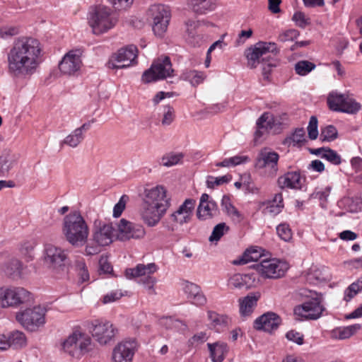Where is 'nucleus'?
Instances as JSON below:
<instances>
[{"mask_svg":"<svg viewBox=\"0 0 362 362\" xmlns=\"http://www.w3.org/2000/svg\"><path fill=\"white\" fill-rule=\"evenodd\" d=\"M40 53V43L37 40L17 39L7 53L8 72L16 78L30 76L39 65Z\"/></svg>","mask_w":362,"mask_h":362,"instance_id":"obj_1","label":"nucleus"},{"mask_svg":"<svg viewBox=\"0 0 362 362\" xmlns=\"http://www.w3.org/2000/svg\"><path fill=\"white\" fill-rule=\"evenodd\" d=\"M278 53L279 49L274 42H259L245 51L247 66L254 69L262 64L263 74H269L271 68L276 65L274 57Z\"/></svg>","mask_w":362,"mask_h":362,"instance_id":"obj_2","label":"nucleus"},{"mask_svg":"<svg viewBox=\"0 0 362 362\" xmlns=\"http://www.w3.org/2000/svg\"><path fill=\"white\" fill-rule=\"evenodd\" d=\"M62 234L66 240L74 247H81L87 243L89 228L80 212L74 211L64 216Z\"/></svg>","mask_w":362,"mask_h":362,"instance_id":"obj_3","label":"nucleus"},{"mask_svg":"<svg viewBox=\"0 0 362 362\" xmlns=\"http://www.w3.org/2000/svg\"><path fill=\"white\" fill-rule=\"evenodd\" d=\"M286 124L280 115H262L256 122V130L254 132L252 144L256 146L261 144L264 136L272 132L278 134L281 132Z\"/></svg>","mask_w":362,"mask_h":362,"instance_id":"obj_4","label":"nucleus"},{"mask_svg":"<svg viewBox=\"0 0 362 362\" xmlns=\"http://www.w3.org/2000/svg\"><path fill=\"white\" fill-rule=\"evenodd\" d=\"M118 21L116 13L104 6L95 7L89 15L88 24L95 35H101L115 26Z\"/></svg>","mask_w":362,"mask_h":362,"instance_id":"obj_5","label":"nucleus"},{"mask_svg":"<svg viewBox=\"0 0 362 362\" xmlns=\"http://www.w3.org/2000/svg\"><path fill=\"white\" fill-rule=\"evenodd\" d=\"M299 295L309 299L294 308L295 315L306 320L319 318L325 310L321 295L305 288L300 289Z\"/></svg>","mask_w":362,"mask_h":362,"instance_id":"obj_6","label":"nucleus"},{"mask_svg":"<svg viewBox=\"0 0 362 362\" xmlns=\"http://www.w3.org/2000/svg\"><path fill=\"white\" fill-rule=\"evenodd\" d=\"M91 339L81 332H74L63 342V350L74 358H80L92 349Z\"/></svg>","mask_w":362,"mask_h":362,"instance_id":"obj_7","label":"nucleus"},{"mask_svg":"<svg viewBox=\"0 0 362 362\" xmlns=\"http://www.w3.org/2000/svg\"><path fill=\"white\" fill-rule=\"evenodd\" d=\"M158 269L155 263L148 264H139L135 268L126 269L125 274L128 279L139 277V283L143 284L148 290V294L154 295L156 291L153 288L156 279L152 276Z\"/></svg>","mask_w":362,"mask_h":362,"instance_id":"obj_8","label":"nucleus"},{"mask_svg":"<svg viewBox=\"0 0 362 362\" xmlns=\"http://www.w3.org/2000/svg\"><path fill=\"white\" fill-rule=\"evenodd\" d=\"M174 70L168 57H161L156 59L151 67L146 70L141 77L145 83L164 79L173 75Z\"/></svg>","mask_w":362,"mask_h":362,"instance_id":"obj_9","label":"nucleus"},{"mask_svg":"<svg viewBox=\"0 0 362 362\" xmlns=\"http://www.w3.org/2000/svg\"><path fill=\"white\" fill-rule=\"evenodd\" d=\"M45 308L35 306L17 313L16 320L27 330L35 332L45 325Z\"/></svg>","mask_w":362,"mask_h":362,"instance_id":"obj_10","label":"nucleus"},{"mask_svg":"<svg viewBox=\"0 0 362 362\" xmlns=\"http://www.w3.org/2000/svg\"><path fill=\"white\" fill-rule=\"evenodd\" d=\"M88 330L93 338L100 345L108 344L112 341L117 332L110 322L105 320H93L88 325Z\"/></svg>","mask_w":362,"mask_h":362,"instance_id":"obj_11","label":"nucleus"},{"mask_svg":"<svg viewBox=\"0 0 362 362\" xmlns=\"http://www.w3.org/2000/svg\"><path fill=\"white\" fill-rule=\"evenodd\" d=\"M263 277L278 279L283 276L288 269V264L278 259H265L252 266Z\"/></svg>","mask_w":362,"mask_h":362,"instance_id":"obj_12","label":"nucleus"},{"mask_svg":"<svg viewBox=\"0 0 362 362\" xmlns=\"http://www.w3.org/2000/svg\"><path fill=\"white\" fill-rule=\"evenodd\" d=\"M327 104L332 111L354 113L361 110V105L353 98L345 94L332 92L327 97Z\"/></svg>","mask_w":362,"mask_h":362,"instance_id":"obj_13","label":"nucleus"},{"mask_svg":"<svg viewBox=\"0 0 362 362\" xmlns=\"http://www.w3.org/2000/svg\"><path fill=\"white\" fill-rule=\"evenodd\" d=\"M167 191L163 186L145 189L143 201L145 205L153 206L157 210L166 212L170 206V199L167 197Z\"/></svg>","mask_w":362,"mask_h":362,"instance_id":"obj_14","label":"nucleus"},{"mask_svg":"<svg viewBox=\"0 0 362 362\" xmlns=\"http://www.w3.org/2000/svg\"><path fill=\"white\" fill-rule=\"evenodd\" d=\"M43 257L45 264L49 269L58 272L65 266L68 255L64 249L52 244H47L45 245Z\"/></svg>","mask_w":362,"mask_h":362,"instance_id":"obj_15","label":"nucleus"},{"mask_svg":"<svg viewBox=\"0 0 362 362\" xmlns=\"http://www.w3.org/2000/svg\"><path fill=\"white\" fill-rule=\"evenodd\" d=\"M30 300V293L22 287L0 289V300L4 308L18 306Z\"/></svg>","mask_w":362,"mask_h":362,"instance_id":"obj_16","label":"nucleus"},{"mask_svg":"<svg viewBox=\"0 0 362 362\" xmlns=\"http://www.w3.org/2000/svg\"><path fill=\"white\" fill-rule=\"evenodd\" d=\"M152 18V29L154 34L163 37L168 29L170 13L163 5H153L149 8Z\"/></svg>","mask_w":362,"mask_h":362,"instance_id":"obj_17","label":"nucleus"},{"mask_svg":"<svg viewBox=\"0 0 362 362\" xmlns=\"http://www.w3.org/2000/svg\"><path fill=\"white\" fill-rule=\"evenodd\" d=\"M82 51L73 49L68 52L59 64L60 71L65 75H73L80 70L82 66Z\"/></svg>","mask_w":362,"mask_h":362,"instance_id":"obj_18","label":"nucleus"},{"mask_svg":"<svg viewBox=\"0 0 362 362\" xmlns=\"http://www.w3.org/2000/svg\"><path fill=\"white\" fill-rule=\"evenodd\" d=\"M145 230L142 226L122 218L117 223V237L119 240L126 241L131 238L139 239L144 236Z\"/></svg>","mask_w":362,"mask_h":362,"instance_id":"obj_19","label":"nucleus"},{"mask_svg":"<svg viewBox=\"0 0 362 362\" xmlns=\"http://www.w3.org/2000/svg\"><path fill=\"white\" fill-rule=\"evenodd\" d=\"M279 155L269 147H264L259 151L255 166L257 168H269L272 173L276 175Z\"/></svg>","mask_w":362,"mask_h":362,"instance_id":"obj_20","label":"nucleus"},{"mask_svg":"<svg viewBox=\"0 0 362 362\" xmlns=\"http://www.w3.org/2000/svg\"><path fill=\"white\" fill-rule=\"evenodd\" d=\"M115 229L112 223L95 221L93 229V240L99 246H107L112 243Z\"/></svg>","mask_w":362,"mask_h":362,"instance_id":"obj_21","label":"nucleus"},{"mask_svg":"<svg viewBox=\"0 0 362 362\" xmlns=\"http://www.w3.org/2000/svg\"><path fill=\"white\" fill-rule=\"evenodd\" d=\"M137 344L135 339L118 344L112 352L113 362H132Z\"/></svg>","mask_w":362,"mask_h":362,"instance_id":"obj_22","label":"nucleus"},{"mask_svg":"<svg viewBox=\"0 0 362 362\" xmlns=\"http://www.w3.org/2000/svg\"><path fill=\"white\" fill-rule=\"evenodd\" d=\"M137 57V48L134 45H129L120 49L115 57L116 64L110 62L109 67L112 69H122L129 66Z\"/></svg>","mask_w":362,"mask_h":362,"instance_id":"obj_23","label":"nucleus"},{"mask_svg":"<svg viewBox=\"0 0 362 362\" xmlns=\"http://www.w3.org/2000/svg\"><path fill=\"white\" fill-rule=\"evenodd\" d=\"M281 323V317L275 313L268 312L257 317L254 322V327L258 330L272 332Z\"/></svg>","mask_w":362,"mask_h":362,"instance_id":"obj_24","label":"nucleus"},{"mask_svg":"<svg viewBox=\"0 0 362 362\" xmlns=\"http://www.w3.org/2000/svg\"><path fill=\"white\" fill-rule=\"evenodd\" d=\"M184 293L189 303L197 307H203L207 303V298L201 287L196 284L187 281L184 287Z\"/></svg>","mask_w":362,"mask_h":362,"instance_id":"obj_25","label":"nucleus"},{"mask_svg":"<svg viewBox=\"0 0 362 362\" xmlns=\"http://www.w3.org/2000/svg\"><path fill=\"white\" fill-rule=\"evenodd\" d=\"M257 283L255 274H235L228 281V285L230 288L238 289H249L255 286Z\"/></svg>","mask_w":362,"mask_h":362,"instance_id":"obj_26","label":"nucleus"},{"mask_svg":"<svg viewBox=\"0 0 362 362\" xmlns=\"http://www.w3.org/2000/svg\"><path fill=\"white\" fill-rule=\"evenodd\" d=\"M202 23L200 21H194L186 23L187 40L193 46H198L203 41V35L199 30Z\"/></svg>","mask_w":362,"mask_h":362,"instance_id":"obj_27","label":"nucleus"},{"mask_svg":"<svg viewBox=\"0 0 362 362\" xmlns=\"http://www.w3.org/2000/svg\"><path fill=\"white\" fill-rule=\"evenodd\" d=\"M165 213L162 210H157L153 206L144 204L141 215L145 223L153 227L158 223Z\"/></svg>","mask_w":362,"mask_h":362,"instance_id":"obj_28","label":"nucleus"},{"mask_svg":"<svg viewBox=\"0 0 362 362\" xmlns=\"http://www.w3.org/2000/svg\"><path fill=\"white\" fill-rule=\"evenodd\" d=\"M278 185L281 188L301 189L302 179L298 172H288L278 178Z\"/></svg>","mask_w":362,"mask_h":362,"instance_id":"obj_29","label":"nucleus"},{"mask_svg":"<svg viewBox=\"0 0 362 362\" xmlns=\"http://www.w3.org/2000/svg\"><path fill=\"white\" fill-rule=\"evenodd\" d=\"M219 214V210L216 203L211 199L206 204H199L197 208V217L199 220L204 221L211 219Z\"/></svg>","mask_w":362,"mask_h":362,"instance_id":"obj_30","label":"nucleus"},{"mask_svg":"<svg viewBox=\"0 0 362 362\" xmlns=\"http://www.w3.org/2000/svg\"><path fill=\"white\" fill-rule=\"evenodd\" d=\"M310 152L312 154L320 156L322 158L327 160L332 165H338L341 163V156L337 153V151L329 147L310 149Z\"/></svg>","mask_w":362,"mask_h":362,"instance_id":"obj_31","label":"nucleus"},{"mask_svg":"<svg viewBox=\"0 0 362 362\" xmlns=\"http://www.w3.org/2000/svg\"><path fill=\"white\" fill-rule=\"evenodd\" d=\"M263 213L271 216H275L281 211L284 207L281 194H276L272 200L262 203Z\"/></svg>","mask_w":362,"mask_h":362,"instance_id":"obj_32","label":"nucleus"},{"mask_svg":"<svg viewBox=\"0 0 362 362\" xmlns=\"http://www.w3.org/2000/svg\"><path fill=\"white\" fill-rule=\"evenodd\" d=\"M361 325L355 324L344 327H337L331 332V337L336 339H346L355 334L360 329Z\"/></svg>","mask_w":362,"mask_h":362,"instance_id":"obj_33","label":"nucleus"},{"mask_svg":"<svg viewBox=\"0 0 362 362\" xmlns=\"http://www.w3.org/2000/svg\"><path fill=\"white\" fill-rule=\"evenodd\" d=\"M259 296H247L243 299H240V313L242 317L250 316L257 305Z\"/></svg>","mask_w":362,"mask_h":362,"instance_id":"obj_34","label":"nucleus"},{"mask_svg":"<svg viewBox=\"0 0 362 362\" xmlns=\"http://www.w3.org/2000/svg\"><path fill=\"white\" fill-rule=\"evenodd\" d=\"M210 356L214 362H222L225 354L227 353V345L222 342L208 344Z\"/></svg>","mask_w":362,"mask_h":362,"instance_id":"obj_35","label":"nucleus"},{"mask_svg":"<svg viewBox=\"0 0 362 362\" xmlns=\"http://www.w3.org/2000/svg\"><path fill=\"white\" fill-rule=\"evenodd\" d=\"M17 156L8 150H4L0 156V171L8 173L16 163Z\"/></svg>","mask_w":362,"mask_h":362,"instance_id":"obj_36","label":"nucleus"},{"mask_svg":"<svg viewBox=\"0 0 362 362\" xmlns=\"http://www.w3.org/2000/svg\"><path fill=\"white\" fill-rule=\"evenodd\" d=\"M22 264L17 259H11L6 262L2 267V270L6 275L16 276L21 274Z\"/></svg>","mask_w":362,"mask_h":362,"instance_id":"obj_37","label":"nucleus"},{"mask_svg":"<svg viewBox=\"0 0 362 362\" xmlns=\"http://www.w3.org/2000/svg\"><path fill=\"white\" fill-rule=\"evenodd\" d=\"M7 336L11 346L13 347L14 349L22 348L26 345V337L24 333L21 331H12L9 332Z\"/></svg>","mask_w":362,"mask_h":362,"instance_id":"obj_38","label":"nucleus"},{"mask_svg":"<svg viewBox=\"0 0 362 362\" xmlns=\"http://www.w3.org/2000/svg\"><path fill=\"white\" fill-rule=\"evenodd\" d=\"M208 319L211 321L214 327L225 328L230 322V319L223 315H219L214 311H208Z\"/></svg>","mask_w":362,"mask_h":362,"instance_id":"obj_39","label":"nucleus"},{"mask_svg":"<svg viewBox=\"0 0 362 362\" xmlns=\"http://www.w3.org/2000/svg\"><path fill=\"white\" fill-rule=\"evenodd\" d=\"M196 202L192 199H187L177 209V214H182V221H189L195 206Z\"/></svg>","mask_w":362,"mask_h":362,"instance_id":"obj_40","label":"nucleus"},{"mask_svg":"<svg viewBox=\"0 0 362 362\" xmlns=\"http://www.w3.org/2000/svg\"><path fill=\"white\" fill-rule=\"evenodd\" d=\"M181 78L184 80L188 81L193 86H197L204 80L206 78L205 74L203 72L195 71V70H186L185 71Z\"/></svg>","mask_w":362,"mask_h":362,"instance_id":"obj_41","label":"nucleus"},{"mask_svg":"<svg viewBox=\"0 0 362 362\" xmlns=\"http://www.w3.org/2000/svg\"><path fill=\"white\" fill-rule=\"evenodd\" d=\"M183 158L182 153L170 152L162 156L160 164L165 167H171L181 163Z\"/></svg>","mask_w":362,"mask_h":362,"instance_id":"obj_42","label":"nucleus"},{"mask_svg":"<svg viewBox=\"0 0 362 362\" xmlns=\"http://www.w3.org/2000/svg\"><path fill=\"white\" fill-rule=\"evenodd\" d=\"M259 252L255 249H248L239 259H235L233 264L235 265L245 264L250 262H256L259 257Z\"/></svg>","mask_w":362,"mask_h":362,"instance_id":"obj_43","label":"nucleus"},{"mask_svg":"<svg viewBox=\"0 0 362 362\" xmlns=\"http://www.w3.org/2000/svg\"><path fill=\"white\" fill-rule=\"evenodd\" d=\"M221 206L226 213L232 218L240 220L241 214L238 210L230 202V197L224 195L221 199Z\"/></svg>","mask_w":362,"mask_h":362,"instance_id":"obj_44","label":"nucleus"},{"mask_svg":"<svg viewBox=\"0 0 362 362\" xmlns=\"http://www.w3.org/2000/svg\"><path fill=\"white\" fill-rule=\"evenodd\" d=\"M305 141V131L303 128H298L290 136L286 137L283 144L288 146L301 145Z\"/></svg>","mask_w":362,"mask_h":362,"instance_id":"obj_45","label":"nucleus"},{"mask_svg":"<svg viewBox=\"0 0 362 362\" xmlns=\"http://www.w3.org/2000/svg\"><path fill=\"white\" fill-rule=\"evenodd\" d=\"M84 139L83 133H81L80 129H76L73 132L69 134L63 141V144L70 147L76 148L82 142Z\"/></svg>","mask_w":362,"mask_h":362,"instance_id":"obj_46","label":"nucleus"},{"mask_svg":"<svg viewBox=\"0 0 362 362\" xmlns=\"http://www.w3.org/2000/svg\"><path fill=\"white\" fill-rule=\"evenodd\" d=\"M160 324L166 329H185L187 325L181 320L172 317H164L160 320Z\"/></svg>","mask_w":362,"mask_h":362,"instance_id":"obj_47","label":"nucleus"},{"mask_svg":"<svg viewBox=\"0 0 362 362\" xmlns=\"http://www.w3.org/2000/svg\"><path fill=\"white\" fill-rule=\"evenodd\" d=\"M315 64L307 60H300L294 66L297 74L305 76L315 68Z\"/></svg>","mask_w":362,"mask_h":362,"instance_id":"obj_48","label":"nucleus"},{"mask_svg":"<svg viewBox=\"0 0 362 362\" xmlns=\"http://www.w3.org/2000/svg\"><path fill=\"white\" fill-rule=\"evenodd\" d=\"M229 230V227L225 223H220L214 226L211 235L209 238V242H217L221 237Z\"/></svg>","mask_w":362,"mask_h":362,"instance_id":"obj_49","label":"nucleus"},{"mask_svg":"<svg viewBox=\"0 0 362 362\" xmlns=\"http://www.w3.org/2000/svg\"><path fill=\"white\" fill-rule=\"evenodd\" d=\"M362 290V278L352 283L345 291L344 300L349 301L354 296Z\"/></svg>","mask_w":362,"mask_h":362,"instance_id":"obj_50","label":"nucleus"},{"mask_svg":"<svg viewBox=\"0 0 362 362\" xmlns=\"http://www.w3.org/2000/svg\"><path fill=\"white\" fill-rule=\"evenodd\" d=\"M320 137L323 141H332L337 137V130L332 125L327 126L322 129Z\"/></svg>","mask_w":362,"mask_h":362,"instance_id":"obj_51","label":"nucleus"},{"mask_svg":"<svg viewBox=\"0 0 362 362\" xmlns=\"http://www.w3.org/2000/svg\"><path fill=\"white\" fill-rule=\"evenodd\" d=\"M276 233L279 237L285 242H288L292 239V231L286 223H281L277 226Z\"/></svg>","mask_w":362,"mask_h":362,"instance_id":"obj_52","label":"nucleus"},{"mask_svg":"<svg viewBox=\"0 0 362 362\" xmlns=\"http://www.w3.org/2000/svg\"><path fill=\"white\" fill-rule=\"evenodd\" d=\"M35 246V244L34 242H25L22 245L21 252L27 261H30L33 259Z\"/></svg>","mask_w":362,"mask_h":362,"instance_id":"obj_53","label":"nucleus"},{"mask_svg":"<svg viewBox=\"0 0 362 362\" xmlns=\"http://www.w3.org/2000/svg\"><path fill=\"white\" fill-rule=\"evenodd\" d=\"M292 19L298 27L302 28H304L310 24V18H307L305 13L300 11L296 12L293 14Z\"/></svg>","mask_w":362,"mask_h":362,"instance_id":"obj_54","label":"nucleus"},{"mask_svg":"<svg viewBox=\"0 0 362 362\" xmlns=\"http://www.w3.org/2000/svg\"><path fill=\"white\" fill-rule=\"evenodd\" d=\"M308 136L310 139H316L318 136L317 119L315 116H312L310 119L308 127Z\"/></svg>","mask_w":362,"mask_h":362,"instance_id":"obj_55","label":"nucleus"},{"mask_svg":"<svg viewBox=\"0 0 362 362\" xmlns=\"http://www.w3.org/2000/svg\"><path fill=\"white\" fill-rule=\"evenodd\" d=\"M152 119L155 121L156 124L165 127L173 122L174 117L173 115H153Z\"/></svg>","mask_w":362,"mask_h":362,"instance_id":"obj_56","label":"nucleus"},{"mask_svg":"<svg viewBox=\"0 0 362 362\" xmlns=\"http://www.w3.org/2000/svg\"><path fill=\"white\" fill-rule=\"evenodd\" d=\"M299 33L296 30L291 29L281 33L278 37V40L282 42L292 41L296 39Z\"/></svg>","mask_w":362,"mask_h":362,"instance_id":"obj_57","label":"nucleus"},{"mask_svg":"<svg viewBox=\"0 0 362 362\" xmlns=\"http://www.w3.org/2000/svg\"><path fill=\"white\" fill-rule=\"evenodd\" d=\"M128 199V197L126 195H123L119 201L115 205L113 209V216L115 217H119L124 209H125L126 202Z\"/></svg>","mask_w":362,"mask_h":362,"instance_id":"obj_58","label":"nucleus"},{"mask_svg":"<svg viewBox=\"0 0 362 362\" xmlns=\"http://www.w3.org/2000/svg\"><path fill=\"white\" fill-rule=\"evenodd\" d=\"M100 271L105 274H110L112 272V267L108 261L107 257L102 255L99 259Z\"/></svg>","mask_w":362,"mask_h":362,"instance_id":"obj_59","label":"nucleus"},{"mask_svg":"<svg viewBox=\"0 0 362 362\" xmlns=\"http://www.w3.org/2000/svg\"><path fill=\"white\" fill-rule=\"evenodd\" d=\"M288 340L293 341L298 345L303 344V335L294 330L288 332L286 334Z\"/></svg>","mask_w":362,"mask_h":362,"instance_id":"obj_60","label":"nucleus"},{"mask_svg":"<svg viewBox=\"0 0 362 362\" xmlns=\"http://www.w3.org/2000/svg\"><path fill=\"white\" fill-rule=\"evenodd\" d=\"M206 0H192V10L194 13L198 14H204L208 10L203 4Z\"/></svg>","mask_w":362,"mask_h":362,"instance_id":"obj_61","label":"nucleus"},{"mask_svg":"<svg viewBox=\"0 0 362 362\" xmlns=\"http://www.w3.org/2000/svg\"><path fill=\"white\" fill-rule=\"evenodd\" d=\"M115 9L121 10L129 8L133 3V0H107Z\"/></svg>","mask_w":362,"mask_h":362,"instance_id":"obj_62","label":"nucleus"},{"mask_svg":"<svg viewBox=\"0 0 362 362\" xmlns=\"http://www.w3.org/2000/svg\"><path fill=\"white\" fill-rule=\"evenodd\" d=\"M122 296V293L118 291H111L103 296V303L104 304L112 303L120 299Z\"/></svg>","mask_w":362,"mask_h":362,"instance_id":"obj_63","label":"nucleus"},{"mask_svg":"<svg viewBox=\"0 0 362 362\" xmlns=\"http://www.w3.org/2000/svg\"><path fill=\"white\" fill-rule=\"evenodd\" d=\"M330 193V187H326L322 191L314 192L310 194V198L312 199H318L320 201L326 202L328 196Z\"/></svg>","mask_w":362,"mask_h":362,"instance_id":"obj_64","label":"nucleus"}]
</instances>
